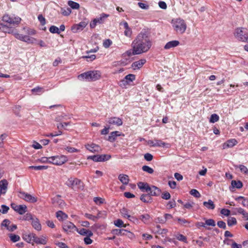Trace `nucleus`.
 I'll use <instances>...</instances> for the list:
<instances>
[{
    "label": "nucleus",
    "mask_w": 248,
    "mask_h": 248,
    "mask_svg": "<svg viewBox=\"0 0 248 248\" xmlns=\"http://www.w3.org/2000/svg\"><path fill=\"white\" fill-rule=\"evenodd\" d=\"M152 46V41L150 33L146 30H142L132 43V54L139 55L147 52Z\"/></svg>",
    "instance_id": "obj_1"
},
{
    "label": "nucleus",
    "mask_w": 248,
    "mask_h": 248,
    "mask_svg": "<svg viewBox=\"0 0 248 248\" xmlns=\"http://www.w3.org/2000/svg\"><path fill=\"white\" fill-rule=\"evenodd\" d=\"M101 73L99 71H89L78 76V78L85 79L89 81H95L100 78Z\"/></svg>",
    "instance_id": "obj_2"
},
{
    "label": "nucleus",
    "mask_w": 248,
    "mask_h": 248,
    "mask_svg": "<svg viewBox=\"0 0 248 248\" xmlns=\"http://www.w3.org/2000/svg\"><path fill=\"white\" fill-rule=\"evenodd\" d=\"M65 185L75 190L83 188V183L80 179L77 178H68L65 182Z\"/></svg>",
    "instance_id": "obj_3"
},
{
    "label": "nucleus",
    "mask_w": 248,
    "mask_h": 248,
    "mask_svg": "<svg viewBox=\"0 0 248 248\" xmlns=\"http://www.w3.org/2000/svg\"><path fill=\"white\" fill-rule=\"evenodd\" d=\"M173 28L176 32L182 34L186 29V25L183 19H177L173 24Z\"/></svg>",
    "instance_id": "obj_4"
},
{
    "label": "nucleus",
    "mask_w": 248,
    "mask_h": 248,
    "mask_svg": "<svg viewBox=\"0 0 248 248\" xmlns=\"http://www.w3.org/2000/svg\"><path fill=\"white\" fill-rule=\"evenodd\" d=\"M234 35L239 41L248 43V34L242 29H236Z\"/></svg>",
    "instance_id": "obj_5"
},
{
    "label": "nucleus",
    "mask_w": 248,
    "mask_h": 248,
    "mask_svg": "<svg viewBox=\"0 0 248 248\" xmlns=\"http://www.w3.org/2000/svg\"><path fill=\"white\" fill-rule=\"evenodd\" d=\"M2 20L11 24L18 25L20 23L21 19L18 16H10L9 15L5 14L2 16Z\"/></svg>",
    "instance_id": "obj_6"
},
{
    "label": "nucleus",
    "mask_w": 248,
    "mask_h": 248,
    "mask_svg": "<svg viewBox=\"0 0 248 248\" xmlns=\"http://www.w3.org/2000/svg\"><path fill=\"white\" fill-rule=\"evenodd\" d=\"M51 164L60 166L63 164L67 160V158L65 155H56L50 156Z\"/></svg>",
    "instance_id": "obj_7"
},
{
    "label": "nucleus",
    "mask_w": 248,
    "mask_h": 248,
    "mask_svg": "<svg viewBox=\"0 0 248 248\" xmlns=\"http://www.w3.org/2000/svg\"><path fill=\"white\" fill-rule=\"evenodd\" d=\"M18 197L27 202L34 203L37 201V198L31 196V194L23 191H20L18 194Z\"/></svg>",
    "instance_id": "obj_8"
},
{
    "label": "nucleus",
    "mask_w": 248,
    "mask_h": 248,
    "mask_svg": "<svg viewBox=\"0 0 248 248\" xmlns=\"http://www.w3.org/2000/svg\"><path fill=\"white\" fill-rule=\"evenodd\" d=\"M111 156L109 155H96L89 156L87 157L88 159H91L94 162H104L109 160Z\"/></svg>",
    "instance_id": "obj_9"
},
{
    "label": "nucleus",
    "mask_w": 248,
    "mask_h": 248,
    "mask_svg": "<svg viewBox=\"0 0 248 248\" xmlns=\"http://www.w3.org/2000/svg\"><path fill=\"white\" fill-rule=\"evenodd\" d=\"M62 228L67 232H72L76 231L77 228L72 222L66 221L63 223Z\"/></svg>",
    "instance_id": "obj_10"
},
{
    "label": "nucleus",
    "mask_w": 248,
    "mask_h": 248,
    "mask_svg": "<svg viewBox=\"0 0 248 248\" xmlns=\"http://www.w3.org/2000/svg\"><path fill=\"white\" fill-rule=\"evenodd\" d=\"M11 207L20 215H23L27 211V206L25 205H16L15 203H12Z\"/></svg>",
    "instance_id": "obj_11"
},
{
    "label": "nucleus",
    "mask_w": 248,
    "mask_h": 248,
    "mask_svg": "<svg viewBox=\"0 0 248 248\" xmlns=\"http://www.w3.org/2000/svg\"><path fill=\"white\" fill-rule=\"evenodd\" d=\"M87 23L85 21H82L78 24H74L71 27V31L74 33L82 31L87 26Z\"/></svg>",
    "instance_id": "obj_12"
},
{
    "label": "nucleus",
    "mask_w": 248,
    "mask_h": 248,
    "mask_svg": "<svg viewBox=\"0 0 248 248\" xmlns=\"http://www.w3.org/2000/svg\"><path fill=\"white\" fill-rule=\"evenodd\" d=\"M28 217L29 219L31 220V225L34 229L38 231H41L42 227L39 219L36 217H32L31 214H30L27 217Z\"/></svg>",
    "instance_id": "obj_13"
},
{
    "label": "nucleus",
    "mask_w": 248,
    "mask_h": 248,
    "mask_svg": "<svg viewBox=\"0 0 248 248\" xmlns=\"http://www.w3.org/2000/svg\"><path fill=\"white\" fill-rule=\"evenodd\" d=\"M120 213L124 217L127 218L130 221L135 222L138 221L136 217L128 214V211L126 208H123L121 209Z\"/></svg>",
    "instance_id": "obj_14"
},
{
    "label": "nucleus",
    "mask_w": 248,
    "mask_h": 248,
    "mask_svg": "<svg viewBox=\"0 0 248 248\" xmlns=\"http://www.w3.org/2000/svg\"><path fill=\"white\" fill-rule=\"evenodd\" d=\"M107 122L110 125H115L117 126H121L123 124L122 120L117 117H112L109 118Z\"/></svg>",
    "instance_id": "obj_15"
},
{
    "label": "nucleus",
    "mask_w": 248,
    "mask_h": 248,
    "mask_svg": "<svg viewBox=\"0 0 248 248\" xmlns=\"http://www.w3.org/2000/svg\"><path fill=\"white\" fill-rule=\"evenodd\" d=\"M86 148L92 153H99L101 151V147L94 143L88 144L85 145Z\"/></svg>",
    "instance_id": "obj_16"
},
{
    "label": "nucleus",
    "mask_w": 248,
    "mask_h": 248,
    "mask_svg": "<svg viewBox=\"0 0 248 248\" xmlns=\"http://www.w3.org/2000/svg\"><path fill=\"white\" fill-rule=\"evenodd\" d=\"M150 188L151 190L149 193L151 196H159L160 195L161 190L159 188L155 186H152Z\"/></svg>",
    "instance_id": "obj_17"
},
{
    "label": "nucleus",
    "mask_w": 248,
    "mask_h": 248,
    "mask_svg": "<svg viewBox=\"0 0 248 248\" xmlns=\"http://www.w3.org/2000/svg\"><path fill=\"white\" fill-rule=\"evenodd\" d=\"M138 186L143 192H149L151 190V186L147 183L139 182L138 183Z\"/></svg>",
    "instance_id": "obj_18"
},
{
    "label": "nucleus",
    "mask_w": 248,
    "mask_h": 248,
    "mask_svg": "<svg viewBox=\"0 0 248 248\" xmlns=\"http://www.w3.org/2000/svg\"><path fill=\"white\" fill-rule=\"evenodd\" d=\"M180 44L179 41L177 40H173L168 42L164 46V48L166 50L170 49L177 46Z\"/></svg>",
    "instance_id": "obj_19"
},
{
    "label": "nucleus",
    "mask_w": 248,
    "mask_h": 248,
    "mask_svg": "<svg viewBox=\"0 0 248 248\" xmlns=\"http://www.w3.org/2000/svg\"><path fill=\"white\" fill-rule=\"evenodd\" d=\"M146 62L145 59H141L139 61H136L132 64V67L133 69H140Z\"/></svg>",
    "instance_id": "obj_20"
},
{
    "label": "nucleus",
    "mask_w": 248,
    "mask_h": 248,
    "mask_svg": "<svg viewBox=\"0 0 248 248\" xmlns=\"http://www.w3.org/2000/svg\"><path fill=\"white\" fill-rule=\"evenodd\" d=\"M237 143V141L235 139H232L228 140L223 144V148H231L235 145Z\"/></svg>",
    "instance_id": "obj_21"
},
{
    "label": "nucleus",
    "mask_w": 248,
    "mask_h": 248,
    "mask_svg": "<svg viewBox=\"0 0 248 248\" xmlns=\"http://www.w3.org/2000/svg\"><path fill=\"white\" fill-rule=\"evenodd\" d=\"M76 231L81 235L86 236L87 235H88V236H92L93 235V233L91 231L84 228H82L80 230L77 228Z\"/></svg>",
    "instance_id": "obj_22"
},
{
    "label": "nucleus",
    "mask_w": 248,
    "mask_h": 248,
    "mask_svg": "<svg viewBox=\"0 0 248 248\" xmlns=\"http://www.w3.org/2000/svg\"><path fill=\"white\" fill-rule=\"evenodd\" d=\"M118 179L124 185H127L129 181V176L126 174H120L118 176Z\"/></svg>",
    "instance_id": "obj_23"
},
{
    "label": "nucleus",
    "mask_w": 248,
    "mask_h": 248,
    "mask_svg": "<svg viewBox=\"0 0 248 248\" xmlns=\"http://www.w3.org/2000/svg\"><path fill=\"white\" fill-rule=\"evenodd\" d=\"M33 242L37 244L45 245L46 244L47 241L45 237H39L35 234Z\"/></svg>",
    "instance_id": "obj_24"
},
{
    "label": "nucleus",
    "mask_w": 248,
    "mask_h": 248,
    "mask_svg": "<svg viewBox=\"0 0 248 248\" xmlns=\"http://www.w3.org/2000/svg\"><path fill=\"white\" fill-rule=\"evenodd\" d=\"M235 200L241 203L244 207H248V198L243 196H239L235 198Z\"/></svg>",
    "instance_id": "obj_25"
},
{
    "label": "nucleus",
    "mask_w": 248,
    "mask_h": 248,
    "mask_svg": "<svg viewBox=\"0 0 248 248\" xmlns=\"http://www.w3.org/2000/svg\"><path fill=\"white\" fill-rule=\"evenodd\" d=\"M140 200L145 203H151L152 202V198L149 193L148 194L141 195L140 197Z\"/></svg>",
    "instance_id": "obj_26"
},
{
    "label": "nucleus",
    "mask_w": 248,
    "mask_h": 248,
    "mask_svg": "<svg viewBox=\"0 0 248 248\" xmlns=\"http://www.w3.org/2000/svg\"><path fill=\"white\" fill-rule=\"evenodd\" d=\"M120 136L121 134L119 131L112 132L108 137V140L110 142H113L115 140L116 137Z\"/></svg>",
    "instance_id": "obj_27"
},
{
    "label": "nucleus",
    "mask_w": 248,
    "mask_h": 248,
    "mask_svg": "<svg viewBox=\"0 0 248 248\" xmlns=\"http://www.w3.org/2000/svg\"><path fill=\"white\" fill-rule=\"evenodd\" d=\"M123 25L125 29L124 34L127 37H130L132 33L131 29L129 27L128 24L126 22H124Z\"/></svg>",
    "instance_id": "obj_28"
},
{
    "label": "nucleus",
    "mask_w": 248,
    "mask_h": 248,
    "mask_svg": "<svg viewBox=\"0 0 248 248\" xmlns=\"http://www.w3.org/2000/svg\"><path fill=\"white\" fill-rule=\"evenodd\" d=\"M1 31L5 33L14 34V32L16 31V30L3 24L2 28Z\"/></svg>",
    "instance_id": "obj_29"
},
{
    "label": "nucleus",
    "mask_w": 248,
    "mask_h": 248,
    "mask_svg": "<svg viewBox=\"0 0 248 248\" xmlns=\"http://www.w3.org/2000/svg\"><path fill=\"white\" fill-rule=\"evenodd\" d=\"M109 16V15L102 13L100 15V16L98 18H96L98 24H101L104 23L105 19Z\"/></svg>",
    "instance_id": "obj_30"
},
{
    "label": "nucleus",
    "mask_w": 248,
    "mask_h": 248,
    "mask_svg": "<svg viewBox=\"0 0 248 248\" xmlns=\"http://www.w3.org/2000/svg\"><path fill=\"white\" fill-rule=\"evenodd\" d=\"M128 232L131 233L130 232L124 229H115L113 230V233L117 235H126Z\"/></svg>",
    "instance_id": "obj_31"
},
{
    "label": "nucleus",
    "mask_w": 248,
    "mask_h": 248,
    "mask_svg": "<svg viewBox=\"0 0 248 248\" xmlns=\"http://www.w3.org/2000/svg\"><path fill=\"white\" fill-rule=\"evenodd\" d=\"M56 217L59 220H63L66 219L67 215L62 211H58L56 212Z\"/></svg>",
    "instance_id": "obj_32"
},
{
    "label": "nucleus",
    "mask_w": 248,
    "mask_h": 248,
    "mask_svg": "<svg viewBox=\"0 0 248 248\" xmlns=\"http://www.w3.org/2000/svg\"><path fill=\"white\" fill-rule=\"evenodd\" d=\"M203 204L208 209L213 210L215 208L213 202L211 200H209L208 202H204Z\"/></svg>",
    "instance_id": "obj_33"
},
{
    "label": "nucleus",
    "mask_w": 248,
    "mask_h": 248,
    "mask_svg": "<svg viewBox=\"0 0 248 248\" xmlns=\"http://www.w3.org/2000/svg\"><path fill=\"white\" fill-rule=\"evenodd\" d=\"M36 39L34 38L30 37L29 35H24L23 42L29 43V44H33Z\"/></svg>",
    "instance_id": "obj_34"
},
{
    "label": "nucleus",
    "mask_w": 248,
    "mask_h": 248,
    "mask_svg": "<svg viewBox=\"0 0 248 248\" xmlns=\"http://www.w3.org/2000/svg\"><path fill=\"white\" fill-rule=\"evenodd\" d=\"M232 186L233 188H236L238 189L241 188L243 186V183L240 181L232 180L231 182Z\"/></svg>",
    "instance_id": "obj_35"
},
{
    "label": "nucleus",
    "mask_w": 248,
    "mask_h": 248,
    "mask_svg": "<svg viewBox=\"0 0 248 248\" xmlns=\"http://www.w3.org/2000/svg\"><path fill=\"white\" fill-rule=\"evenodd\" d=\"M8 182L6 180H2L0 181V188L6 192Z\"/></svg>",
    "instance_id": "obj_36"
},
{
    "label": "nucleus",
    "mask_w": 248,
    "mask_h": 248,
    "mask_svg": "<svg viewBox=\"0 0 248 248\" xmlns=\"http://www.w3.org/2000/svg\"><path fill=\"white\" fill-rule=\"evenodd\" d=\"M124 79L125 80H123V81L129 83L130 82H132L135 79V76L133 74H128L125 77Z\"/></svg>",
    "instance_id": "obj_37"
},
{
    "label": "nucleus",
    "mask_w": 248,
    "mask_h": 248,
    "mask_svg": "<svg viewBox=\"0 0 248 248\" xmlns=\"http://www.w3.org/2000/svg\"><path fill=\"white\" fill-rule=\"evenodd\" d=\"M68 5L73 9H78L80 6L78 3L72 0H69Z\"/></svg>",
    "instance_id": "obj_38"
},
{
    "label": "nucleus",
    "mask_w": 248,
    "mask_h": 248,
    "mask_svg": "<svg viewBox=\"0 0 248 248\" xmlns=\"http://www.w3.org/2000/svg\"><path fill=\"white\" fill-rule=\"evenodd\" d=\"M34 236L35 234L30 233L28 234H25L23 238L27 242L30 243L31 241H33Z\"/></svg>",
    "instance_id": "obj_39"
},
{
    "label": "nucleus",
    "mask_w": 248,
    "mask_h": 248,
    "mask_svg": "<svg viewBox=\"0 0 248 248\" xmlns=\"http://www.w3.org/2000/svg\"><path fill=\"white\" fill-rule=\"evenodd\" d=\"M150 216L149 214H144L140 216V219L142 220L144 223H148L149 222Z\"/></svg>",
    "instance_id": "obj_40"
},
{
    "label": "nucleus",
    "mask_w": 248,
    "mask_h": 248,
    "mask_svg": "<svg viewBox=\"0 0 248 248\" xmlns=\"http://www.w3.org/2000/svg\"><path fill=\"white\" fill-rule=\"evenodd\" d=\"M227 224L229 226H232L237 224L236 219L234 217H229L228 218Z\"/></svg>",
    "instance_id": "obj_41"
},
{
    "label": "nucleus",
    "mask_w": 248,
    "mask_h": 248,
    "mask_svg": "<svg viewBox=\"0 0 248 248\" xmlns=\"http://www.w3.org/2000/svg\"><path fill=\"white\" fill-rule=\"evenodd\" d=\"M30 169H33L36 170H46L48 168L47 166H31L29 167Z\"/></svg>",
    "instance_id": "obj_42"
},
{
    "label": "nucleus",
    "mask_w": 248,
    "mask_h": 248,
    "mask_svg": "<svg viewBox=\"0 0 248 248\" xmlns=\"http://www.w3.org/2000/svg\"><path fill=\"white\" fill-rule=\"evenodd\" d=\"M168 144L161 141V140H156L155 143L153 144V146L155 147H165Z\"/></svg>",
    "instance_id": "obj_43"
},
{
    "label": "nucleus",
    "mask_w": 248,
    "mask_h": 248,
    "mask_svg": "<svg viewBox=\"0 0 248 248\" xmlns=\"http://www.w3.org/2000/svg\"><path fill=\"white\" fill-rule=\"evenodd\" d=\"M219 116L217 114H213L211 115L209 122L211 123H215L219 120Z\"/></svg>",
    "instance_id": "obj_44"
},
{
    "label": "nucleus",
    "mask_w": 248,
    "mask_h": 248,
    "mask_svg": "<svg viewBox=\"0 0 248 248\" xmlns=\"http://www.w3.org/2000/svg\"><path fill=\"white\" fill-rule=\"evenodd\" d=\"M114 224L116 226L118 227H124L125 228L126 226V225H124L123 220L120 219H118L117 220L114 221Z\"/></svg>",
    "instance_id": "obj_45"
},
{
    "label": "nucleus",
    "mask_w": 248,
    "mask_h": 248,
    "mask_svg": "<svg viewBox=\"0 0 248 248\" xmlns=\"http://www.w3.org/2000/svg\"><path fill=\"white\" fill-rule=\"evenodd\" d=\"M23 30H25L26 31V32L29 35H34L36 33V31L34 29H31V28H27V27H24L23 28Z\"/></svg>",
    "instance_id": "obj_46"
},
{
    "label": "nucleus",
    "mask_w": 248,
    "mask_h": 248,
    "mask_svg": "<svg viewBox=\"0 0 248 248\" xmlns=\"http://www.w3.org/2000/svg\"><path fill=\"white\" fill-rule=\"evenodd\" d=\"M49 31L50 32H51L52 33H57V34L60 33V31L59 29L57 27L54 26V25L51 26L49 28Z\"/></svg>",
    "instance_id": "obj_47"
},
{
    "label": "nucleus",
    "mask_w": 248,
    "mask_h": 248,
    "mask_svg": "<svg viewBox=\"0 0 248 248\" xmlns=\"http://www.w3.org/2000/svg\"><path fill=\"white\" fill-rule=\"evenodd\" d=\"M37 161L42 163H48L51 164L50 157H42L40 159H38Z\"/></svg>",
    "instance_id": "obj_48"
},
{
    "label": "nucleus",
    "mask_w": 248,
    "mask_h": 248,
    "mask_svg": "<svg viewBox=\"0 0 248 248\" xmlns=\"http://www.w3.org/2000/svg\"><path fill=\"white\" fill-rule=\"evenodd\" d=\"M9 237L11 240L13 242H16L20 240V237L19 235L11 233L9 234Z\"/></svg>",
    "instance_id": "obj_49"
},
{
    "label": "nucleus",
    "mask_w": 248,
    "mask_h": 248,
    "mask_svg": "<svg viewBox=\"0 0 248 248\" xmlns=\"http://www.w3.org/2000/svg\"><path fill=\"white\" fill-rule=\"evenodd\" d=\"M142 170L143 171L147 172L149 174H152L154 171V170L152 168L146 165L142 166Z\"/></svg>",
    "instance_id": "obj_50"
},
{
    "label": "nucleus",
    "mask_w": 248,
    "mask_h": 248,
    "mask_svg": "<svg viewBox=\"0 0 248 248\" xmlns=\"http://www.w3.org/2000/svg\"><path fill=\"white\" fill-rule=\"evenodd\" d=\"M31 92L35 93L36 94H40L43 92V89L40 87H36L31 89Z\"/></svg>",
    "instance_id": "obj_51"
},
{
    "label": "nucleus",
    "mask_w": 248,
    "mask_h": 248,
    "mask_svg": "<svg viewBox=\"0 0 248 248\" xmlns=\"http://www.w3.org/2000/svg\"><path fill=\"white\" fill-rule=\"evenodd\" d=\"M93 201L96 204L100 205L104 202L105 200L97 197L93 198Z\"/></svg>",
    "instance_id": "obj_52"
},
{
    "label": "nucleus",
    "mask_w": 248,
    "mask_h": 248,
    "mask_svg": "<svg viewBox=\"0 0 248 248\" xmlns=\"http://www.w3.org/2000/svg\"><path fill=\"white\" fill-rule=\"evenodd\" d=\"M177 219L180 225L185 226H186V224H188L190 223L189 221L184 218H177Z\"/></svg>",
    "instance_id": "obj_53"
},
{
    "label": "nucleus",
    "mask_w": 248,
    "mask_h": 248,
    "mask_svg": "<svg viewBox=\"0 0 248 248\" xmlns=\"http://www.w3.org/2000/svg\"><path fill=\"white\" fill-rule=\"evenodd\" d=\"M190 194L196 198H199L201 197V194L199 192L195 189H192L190 191Z\"/></svg>",
    "instance_id": "obj_54"
},
{
    "label": "nucleus",
    "mask_w": 248,
    "mask_h": 248,
    "mask_svg": "<svg viewBox=\"0 0 248 248\" xmlns=\"http://www.w3.org/2000/svg\"><path fill=\"white\" fill-rule=\"evenodd\" d=\"M61 13L63 16H68L71 13V10L70 8H67L66 9L62 8Z\"/></svg>",
    "instance_id": "obj_55"
},
{
    "label": "nucleus",
    "mask_w": 248,
    "mask_h": 248,
    "mask_svg": "<svg viewBox=\"0 0 248 248\" xmlns=\"http://www.w3.org/2000/svg\"><path fill=\"white\" fill-rule=\"evenodd\" d=\"M97 219L100 218H105L107 217V212L105 211H98L97 215Z\"/></svg>",
    "instance_id": "obj_56"
},
{
    "label": "nucleus",
    "mask_w": 248,
    "mask_h": 248,
    "mask_svg": "<svg viewBox=\"0 0 248 248\" xmlns=\"http://www.w3.org/2000/svg\"><path fill=\"white\" fill-rule=\"evenodd\" d=\"M205 225L214 227L216 226L215 221L213 219H208L205 220Z\"/></svg>",
    "instance_id": "obj_57"
},
{
    "label": "nucleus",
    "mask_w": 248,
    "mask_h": 248,
    "mask_svg": "<svg viewBox=\"0 0 248 248\" xmlns=\"http://www.w3.org/2000/svg\"><path fill=\"white\" fill-rule=\"evenodd\" d=\"M84 216L88 219L92 220L93 221H96L97 220V216H94L90 214L86 213Z\"/></svg>",
    "instance_id": "obj_58"
},
{
    "label": "nucleus",
    "mask_w": 248,
    "mask_h": 248,
    "mask_svg": "<svg viewBox=\"0 0 248 248\" xmlns=\"http://www.w3.org/2000/svg\"><path fill=\"white\" fill-rule=\"evenodd\" d=\"M38 19L40 22V24L41 25L44 26L46 24V19L42 15H39L38 16Z\"/></svg>",
    "instance_id": "obj_59"
},
{
    "label": "nucleus",
    "mask_w": 248,
    "mask_h": 248,
    "mask_svg": "<svg viewBox=\"0 0 248 248\" xmlns=\"http://www.w3.org/2000/svg\"><path fill=\"white\" fill-rule=\"evenodd\" d=\"M112 42L110 39H106L104 41L103 46L105 48L109 47L112 44Z\"/></svg>",
    "instance_id": "obj_60"
},
{
    "label": "nucleus",
    "mask_w": 248,
    "mask_h": 248,
    "mask_svg": "<svg viewBox=\"0 0 248 248\" xmlns=\"http://www.w3.org/2000/svg\"><path fill=\"white\" fill-rule=\"evenodd\" d=\"M65 149L69 153H77L79 152V150L73 147H66Z\"/></svg>",
    "instance_id": "obj_61"
},
{
    "label": "nucleus",
    "mask_w": 248,
    "mask_h": 248,
    "mask_svg": "<svg viewBox=\"0 0 248 248\" xmlns=\"http://www.w3.org/2000/svg\"><path fill=\"white\" fill-rule=\"evenodd\" d=\"M138 5L140 8L142 9L148 10L149 8V6L145 3L138 2Z\"/></svg>",
    "instance_id": "obj_62"
},
{
    "label": "nucleus",
    "mask_w": 248,
    "mask_h": 248,
    "mask_svg": "<svg viewBox=\"0 0 248 248\" xmlns=\"http://www.w3.org/2000/svg\"><path fill=\"white\" fill-rule=\"evenodd\" d=\"M144 159L148 161H150L153 160V156L150 153H146L144 155Z\"/></svg>",
    "instance_id": "obj_63"
},
{
    "label": "nucleus",
    "mask_w": 248,
    "mask_h": 248,
    "mask_svg": "<svg viewBox=\"0 0 248 248\" xmlns=\"http://www.w3.org/2000/svg\"><path fill=\"white\" fill-rule=\"evenodd\" d=\"M161 197L164 200H169L170 198V194L168 192L165 191L162 193Z\"/></svg>",
    "instance_id": "obj_64"
}]
</instances>
